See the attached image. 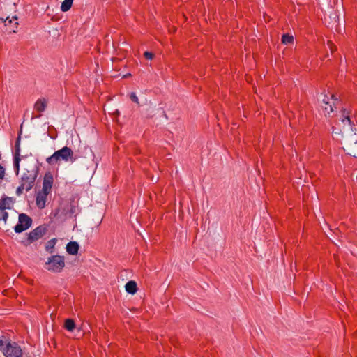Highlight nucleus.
Segmentation results:
<instances>
[{"label": "nucleus", "instance_id": "nucleus-1", "mask_svg": "<svg viewBox=\"0 0 357 357\" xmlns=\"http://www.w3.org/2000/svg\"><path fill=\"white\" fill-rule=\"evenodd\" d=\"M14 333L12 331L3 332L1 331V351L6 357H22L21 347L10 339Z\"/></svg>", "mask_w": 357, "mask_h": 357}, {"label": "nucleus", "instance_id": "nucleus-2", "mask_svg": "<svg viewBox=\"0 0 357 357\" xmlns=\"http://www.w3.org/2000/svg\"><path fill=\"white\" fill-rule=\"evenodd\" d=\"M77 159V156L74 154L71 148L65 146L61 149L54 151V153L46 158V162L51 166L59 164L61 162H74Z\"/></svg>", "mask_w": 357, "mask_h": 357}, {"label": "nucleus", "instance_id": "nucleus-3", "mask_svg": "<svg viewBox=\"0 0 357 357\" xmlns=\"http://www.w3.org/2000/svg\"><path fill=\"white\" fill-rule=\"evenodd\" d=\"M23 167L25 171L20 178H37L41 164L34 158H23Z\"/></svg>", "mask_w": 357, "mask_h": 357}, {"label": "nucleus", "instance_id": "nucleus-4", "mask_svg": "<svg viewBox=\"0 0 357 357\" xmlns=\"http://www.w3.org/2000/svg\"><path fill=\"white\" fill-rule=\"evenodd\" d=\"M65 266V258L63 256L53 255L47 258L45 264V268L53 273H60Z\"/></svg>", "mask_w": 357, "mask_h": 357}, {"label": "nucleus", "instance_id": "nucleus-5", "mask_svg": "<svg viewBox=\"0 0 357 357\" xmlns=\"http://www.w3.org/2000/svg\"><path fill=\"white\" fill-rule=\"evenodd\" d=\"M47 227L45 225H41L33 229L29 234H26V236L21 240V243L27 246L34 241L42 238L47 232Z\"/></svg>", "mask_w": 357, "mask_h": 357}, {"label": "nucleus", "instance_id": "nucleus-6", "mask_svg": "<svg viewBox=\"0 0 357 357\" xmlns=\"http://www.w3.org/2000/svg\"><path fill=\"white\" fill-rule=\"evenodd\" d=\"M33 220L31 217L25 213L19 215L18 223L15 226L14 230L16 233H22L28 229L32 225Z\"/></svg>", "mask_w": 357, "mask_h": 357}, {"label": "nucleus", "instance_id": "nucleus-7", "mask_svg": "<svg viewBox=\"0 0 357 357\" xmlns=\"http://www.w3.org/2000/svg\"><path fill=\"white\" fill-rule=\"evenodd\" d=\"M13 20H17V16H13L12 19L6 17V19L1 17V23H3V29L1 27V31L7 32L8 33H15L17 28L18 22H13Z\"/></svg>", "mask_w": 357, "mask_h": 357}, {"label": "nucleus", "instance_id": "nucleus-8", "mask_svg": "<svg viewBox=\"0 0 357 357\" xmlns=\"http://www.w3.org/2000/svg\"><path fill=\"white\" fill-rule=\"evenodd\" d=\"M64 214L68 218H76L77 215L81 212V208L79 207L78 201H75V199L70 200L68 208L66 210L63 209Z\"/></svg>", "mask_w": 357, "mask_h": 357}, {"label": "nucleus", "instance_id": "nucleus-9", "mask_svg": "<svg viewBox=\"0 0 357 357\" xmlns=\"http://www.w3.org/2000/svg\"><path fill=\"white\" fill-rule=\"evenodd\" d=\"M20 136L19 135L15 142V153L13 156V168L17 175L20 170Z\"/></svg>", "mask_w": 357, "mask_h": 357}, {"label": "nucleus", "instance_id": "nucleus-10", "mask_svg": "<svg viewBox=\"0 0 357 357\" xmlns=\"http://www.w3.org/2000/svg\"><path fill=\"white\" fill-rule=\"evenodd\" d=\"M66 251L69 255H76L79 249V245L77 241H70L66 245Z\"/></svg>", "mask_w": 357, "mask_h": 357}, {"label": "nucleus", "instance_id": "nucleus-11", "mask_svg": "<svg viewBox=\"0 0 357 357\" xmlns=\"http://www.w3.org/2000/svg\"><path fill=\"white\" fill-rule=\"evenodd\" d=\"M126 291L130 294H135L137 291V284L134 280L128 281L125 285Z\"/></svg>", "mask_w": 357, "mask_h": 357}, {"label": "nucleus", "instance_id": "nucleus-12", "mask_svg": "<svg viewBox=\"0 0 357 357\" xmlns=\"http://www.w3.org/2000/svg\"><path fill=\"white\" fill-rule=\"evenodd\" d=\"M47 104V102L46 99L44 98H39L34 105V109L39 112H43L45 110Z\"/></svg>", "mask_w": 357, "mask_h": 357}, {"label": "nucleus", "instance_id": "nucleus-13", "mask_svg": "<svg viewBox=\"0 0 357 357\" xmlns=\"http://www.w3.org/2000/svg\"><path fill=\"white\" fill-rule=\"evenodd\" d=\"M47 195H43V193H41L40 192H38L36 195V205L39 208L42 209L45 208V202L47 200Z\"/></svg>", "mask_w": 357, "mask_h": 357}, {"label": "nucleus", "instance_id": "nucleus-14", "mask_svg": "<svg viewBox=\"0 0 357 357\" xmlns=\"http://www.w3.org/2000/svg\"><path fill=\"white\" fill-rule=\"evenodd\" d=\"M54 180H43V189L39 191L45 195H47L52 189Z\"/></svg>", "mask_w": 357, "mask_h": 357}, {"label": "nucleus", "instance_id": "nucleus-15", "mask_svg": "<svg viewBox=\"0 0 357 357\" xmlns=\"http://www.w3.org/2000/svg\"><path fill=\"white\" fill-rule=\"evenodd\" d=\"M15 199L13 197H2L1 198V211L6 208H10V206L14 203Z\"/></svg>", "mask_w": 357, "mask_h": 357}, {"label": "nucleus", "instance_id": "nucleus-16", "mask_svg": "<svg viewBox=\"0 0 357 357\" xmlns=\"http://www.w3.org/2000/svg\"><path fill=\"white\" fill-rule=\"evenodd\" d=\"M341 115H342V119L341 121L342 122H344L345 121H347L349 125L350 126H354V121H352L350 119V116H349V112L345 109V108H342L341 109Z\"/></svg>", "mask_w": 357, "mask_h": 357}, {"label": "nucleus", "instance_id": "nucleus-17", "mask_svg": "<svg viewBox=\"0 0 357 357\" xmlns=\"http://www.w3.org/2000/svg\"><path fill=\"white\" fill-rule=\"evenodd\" d=\"M56 242L57 239L56 238L48 241L45 245V250L50 254H53L54 252V246Z\"/></svg>", "mask_w": 357, "mask_h": 357}, {"label": "nucleus", "instance_id": "nucleus-18", "mask_svg": "<svg viewBox=\"0 0 357 357\" xmlns=\"http://www.w3.org/2000/svg\"><path fill=\"white\" fill-rule=\"evenodd\" d=\"M294 36L289 33H283L281 37V42L284 45L294 43Z\"/></svg>", "mask_w": 357, "mask_h": 357}, {"label": "nucleus", "instance_id": "nucleus-19", "mask_svg": "<svg viewBox=\"0 0 357 357\" xmlns=\"http://www.w3.org/2000/svg\"><path fill=\"white\" fill-rule=\"evenodd\" d=\"M76 324L73 319H66L64 321V328L68 331H73Z\"/></svg>", "mask_w": 357, "mask_h": 357}, {"label": "nucleus", "instance_id": "nucleus-20", "mask_svg": "<svg viewBox=\"0 0 357 357\" xmlns=\"http://www.w3.org/2000/svg\"><path fill=\"white\" fill-rule=\"evenodd\" d=\"M73 1L74 0H64L61 3V10L62 12H67V11H68L71 8V7L73 6Z\"/></svg>", "mask_w": 357, "mask_h": 357}, {"label": "nucleus", "instance_id": "nucleus-21", "mask_svg": "<svg viewBox=\"0 0 357 357\" xmlns=\"http://www.w3.org/2000/svg\"><path fill=\"white\" fill-rule=\"evenodd\" d=\"M129 98L132 102H134L138 105L139 104L138 97L137 96V95L135 92H131L129 94Z\"/></svg>", "mask_w": 357, "mask_h": 357}, {"label": "nucleus", "instance_id": "nucleus-22", "mask_svg": "<svg viewBox=\"0 0 357 357\" xmlns=\"http://www.w3.org/2000/svg\"><path fill=\"white\" fill-rule=\"evenodd\" d=\"M144 56L148 60H152L154 58L155 54L151 52L146 51L144 53Z\"/></svg>", "mask_w": 357, "mask_h": 357}, {"label": "nucleus", "instance_id": "nucleus-23", "mask_svg": "<svg viewBox=\"0 0 357 357\" xmlns=\"http://www.w3.org/2000/svg\"><path fill=\"white\" fill-rule=\"evenodd\" d=\"M332 132L336 135H341V136L343 135L342 130L339 128L334 127V126L332 127Z\"/></svg>", "mask_w": 357, "mask_h": 357}, {"label": "nucleus", "instance_id": "nucleus-24", "mask_svg": "<svg viewBox=\"0 0 357 357\" xmlns=\"http://www.w3.org/2000/svg\"><path fill=\"white\" fill-rule=\"evenodd\" d=\"M8 217V214L6 211H5L4 210L3 211H1V220H3V221H6L7 220V218Z\"/></svg>", "mask_w": 357, "mask_h": 357}, {"label": "nucleus", "instance_id": "nucleus-25", "mask_svg": "<svg viewBox=\"0 0 357 357\" xmlns=\"http://www.w3.org/2000/svg\"><path fill=\"white\" fill-rule=\"evenodd\" d=\"M24 190V184H22L20 186H19L16 190V194L19 196L22 193V191Z\"/></svg>", "mask_w": 357, "mask_h": 357}, {"label": "nucleus", "instance_id": "nucleus-26", "mask_svg": "<svg viewBox=\"0 0 357 357\" xmlns=\"http://www.w3.org/2000/svg\"><path fill=\"white\" fill-rule=\"evenodd\" d=\"M43 178H54L50 172H47Z\"/></svg>", "mask_w": 357, "mask_h": 357}, {"label": "nucleus", "instance_id": "nucleus-27", "mask_svg": "<svg viewBox=\"0 0 357 357\" xmlns=\"http://www.w3.org/2000/svg\"><path fill=\"white\" fill-rule=\"evenodd\" d=\"M333 107H335V105H329V107H326L325 108V111L328 112V114H330L331 112H333Z\"/></svg>", "mask_w": 357, "mask_h": 357}, {"label": "nucleus", "instance_id": "nucleus-28", "mask_svg": "<svg viewBox=\"0 0 357 357\" xmlns=\"http://www.w3.org/2000/svg\"><path fill=\"white\" fill-rule=\"evenodd\" d=\"M328 98L326 95H324V99L322 100V102L326 104V105H329V102H328Z\"/></svg>", "mask_w": 357, "mask_h": 357}, {"label": "nucleus", "instance_id": "nucleus-29", "mask_svg": "<svg viewBox=\"0 0 357 357\" xmlns=\"http://www.w3.org/2000/svg\"><path fill=\"white\" fill-rule=\"evenodd\" d=\"M158 112H160L163 116H165L167 119H168L165 112L162 110V109H158Z\"/></svg>", "mask_w": 357, "mask_h": 357}, {"label": "nucleus", "instance_id": "nucleus-30", "mask_svg": "<svg viewBox=\"0 0 357 357\" xmlns=\"http://www.w3.org/2000/svg\"><path fill=\"white\" fill-rule=\"evenodd\" d=\"M331 99L333 100V105H335V102H338V98L334 94L331 95Z\"/></svg>", "mask_w": 357, "mask_h": 357}, {"label": "nucleus", "instance_id": "nucleus-31", "mask_svg": "<svg viewBox=\"0 0 357 357\" xmlns=\"http://www.w3.org/2000/svg\"><path fill=\"white\" fill-rule=\"evenodd\" d=\"M5 176V168L1 166V178H4Z\"/></svg>", "mask_w": 357, "mask_h": 357}, {"label": "nucleus", "instance_id": "nucleus-32", "mask_svg": "<svg viewBox=\"0 0 357 357\" xmlns=\"http://www.w3.org/2000/svg\"><path fill=\"white\" fill-rule=\"evenodd\" d=\"M351 127V130L354 132V134L356 133V131H357V128H356V126H350Z\"/></svg>", "mask_w": 357, "mask_h": 357}, {"label": "nucleus", "instance_id": "nucleus-33", "mask_svg": "<svg viewBox=\"0 0 357 357\" xmlns=\"http://www.w3.org/2000/svg\"><path fill=\"white\" fill-rule=\"evenodd\" d=\"M7 310H6V309H5V310L1 309V315L7 314H8Z\"/></svg>", "mask_w": 357, "mask_h": 357}, {"label": "nucleus", "instance_id": "nucleus-34", "mask_svg": "<svg viewBox=\"0 0 357 357\" xmlns=\"http://www.w3.org/2000/svg\"><path fill=\"white\" fill-rule=\"evenodd\" d=\"M130 76H131V74L130 73H128V74L125 75L123 76V77H130Z\"/></svg>", "mask_w": 357, "mask_h": 357}, {"label": "nucleus", "instance_id": "nucleus-35", "mask_svg": "<svg viewBox=\"0 0 357 357\" xmlns=\"http://www.w3.org/2000/svg\"><path fill=\"white\" fill-rule=\"evenodd\" d=\"M31 184L29 183V187L26 188V191L29 190L31 189Z\"/></svg>", "mask_w": 357, "mask_h": 357}, {"label": "nucleus", "instance_id": "nucleus-36", "mask_svg": "<svg viewBox=\"0 0 357 357\" xmlns=\"http://www.w3.org/2000/svg\"><path fill=\"white\" fill-rule=\"evenodd\" d=\"M7 291H8L7 290H4V291L2 292V294L6 295V293Z\"/></svg>", "mask_w": 357, "mask_h": 357}, {"label": "nucleus", "instance_id": "nucleus-37", "mask_svg": "<svg viewBox=\"0 0 357 357\" xmlns=\"http://www.w3.org/2000/svg\"><path fill=\"white\" fill-rule=\"evenodd\" d=\"M35 181H36L35 179L31 180V183L33 184V183H34V182H35Z\"/></svg>", "mask_w": 357, "mask_h": 357}, {"label": "nucleus", "instance_id": "nucleus-38", "mask_svg": "<svg viewBox=\"0 0 357 357\" xmlns=\"http://www.w3.org/2000/svg\"><path fill=\"white\" fill-rule=\"evenodd\" d=\"M149 109H151L153 112L154 109L151 107H149Z\"/></svg>", "mask_w": 357, "mask_h": 357}]
</instances>
